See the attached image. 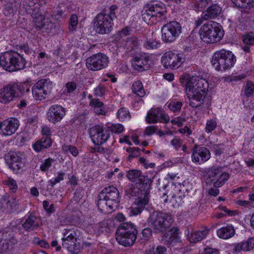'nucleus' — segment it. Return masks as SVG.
<instances>
[{
	"mask_svg": "<svg viewBox=\"0 0 254 254\" xmlns=\"http://www.w3.org/2000/svg\"><path fill=\"white\" fill-rule=\"evenodd\" d=\"M218 236L223 239H228L235 234V230L231 225H227L218 229L217 231Z\"/></svg>",
	"mask_w": 254,
	"mask_h": 254,
	"instance_id": "nucleus-34",
	"label": "nucleus"
},
{
	"mask_svg": "<svg viewBox=\"0 0 254 254\" xmlns=\"http://www.w3.org/2000/svg\"><path fill=\"white\" fill-rule=\"evenodd\" d=\"M162 40L166 43L174 42L182 32L179 22L172 21L164 25L161 29Z\"/></svg>",
	"mask_w": 254,
	"mask_h": 254,
	"instance_id": "nucleus-10",
	"label": "nucleus"
},
{
	"mask_svg": "<svg viewBox=\"0 0 254 254\" xmlns=\"http://www.w3.org/2000/svg\"><path fill=\"white\" fill-rule=\"evenodd\" d=\"M18 200L15 197L11 198L7 202V206H9L12 209L16 210L18 208Z\"/></svg>",
	"mask_w": 254,
	"mask_h": 254,
	"instance_id": "nucleus-56",
	"label": "nucleus"
},
{
	"mask_svg": "<svg viewBox=\"0 0 254 254\" xmlns=\"http://www.w3.org/2000/svg\"><path fill=\"white\" fill-rule=\"evenodd\" d=\"M254 249V237L249 238L247 241L234 244L233 251L235 252H248Z\"/></svg>",
	"mask_w": 254,
	"mask_h": 254,
	"instance_id": "nucleus-30",
	"label": "nucleus"
},
{
	"mask_svg": "<svg viewBox=\"0 0 254 254\" xmlns=\"http://www.w3.org/2000/svg\"><path fill=\"white\" fill-rule=\"evenodd\" d=\"M100 193L102 198H106L114 205L119 201V190L114 186L106 187Z\"/></svg>",
	"mask_w": 254,
	"mask_h": 254,
	"instance_id": "nucleus-26",
	"label": "nucleus"
},
{
	"mask_svg": "<svg viewBox=\"0 0 254 254\" xmlns=\"http://www.w3.org/2000/svg\"><path fill=\"white\" fill-rule=\"evenodd\" d=\"M146 120L149 124L156 123L158 122L168 123L169 121V117L160 108L151 109L147 114Z\"/></svg>",
	"mask_w": 254,
	"mask_h": 254,
	"instance_id": "nucleus-21",
	"label": "nucleus"
},
{
	"mask_svg": "<svg viewBox=\"0 0 254 254\" xmlns=\"http://www.w3.org/2000/svg\"><path fill=\"white\" fill-rule=\"evenodd\" d=\"M160 46V43L159 42L153 38H149L147 37L143 44L144 47L149 50L156 49L158 48Z\"/></svg>",
	"mask_w": 254,
	"mask_h": 254,
	"instance_id": "nucleus-38",
	"label": "nucleus"
},
{
	"mask_svg": "<svg viewBox=\"0 0 254 254\" xmlns=\"http://www.w3.org/2000/svg\"><path fill=\"white\" fill-rule=\"evenodd\" d=\"M203 254H218V251L216 249L206 248L204 249Z\"/></svg>",
	"mask_w": 254,
	"mask_h": 254,
	"instance_id": "nucleus-63",
	"label": "nucleus"
},
{
	"mask_svg": "<svg viewBox=\"0 0 254 254\" xmlns=\"http://www.w3.org/2000/svg\"><path fill=\"white\" fill-rule=\"evenodd\" d=\"M149 59L145 55L136 56L132 61V65L134 69L138 71L147 69L149 67Z\"/></svg>",
	"mask_w": 254,
	"mask_h": 254,
	"instance_id": "nucleus-29",
	"label": "nucleus"
},
{
	"mask_svg": "<svg viewBox=\"0 0 254 254\" xmlns=\"http://www.w3.org/2000/svg\"><path fill=\"white\" fill-rule=\"evenodd\" d=\"M217 127L216 121L213 119L208 120L206 121L205 127V131L207 133H210L214 130Z\"/></svg>",
	"mask_w": 254,
	"mask_h": 254,
	"instance_id": "nucleus-43",
	"label": "nucleus"
},
{
	"mask_svg": "<svg viewBox=\"0 0 254 254\" xmlns=\"http://www.w3.org/2000/svg\"><path fill=\"white\" fill-rule=\"evenodd\" d=\"M198 5L201 7H205L212 2V0H195Z\"/></svg>",
	"mask_w": 254,
	"mask_h": 254,
	"instance_id": "nucleus-60",
	"label": "nucleus"
},
{
	"mask_svg": "<svg viewBox=\"0 0 254 254\" xmlns=\"http://www.w3.org/2000/svg\"><path fill=\"white\" fill-rule=\"evenodd\" d=\"M199 33L203 41L211 43L220 41L223 37L224 31L217 22L209 21L201 26Z\"/></svg>",
	"mask_w": 254,
	"mask_h": 254,
	"instance_id": "nucleus-4",
	"label": "nucleus"
},
{
	"mask_svg": "<svg viewBox=\"0 0 254 254\" xmlns=\"http://www.w3.org/2000/svg\"><path fill=\"white\" fill-rule=\"evenodd\" d=\"M254 3V0H243L241 7L251 8Z\"/></svg>",
	"mask_w": 254,
	"mask_h": 254,
	"instance_id": "nucleus-64",
	"label": "nucleus"
},
{
	"mask_svg": "<svg viewBox=\"0 0 254 254\" xmlns=\"http://www.w3.org/2000/svg\"><path fill=\"white\" fill-rule=\"evenodd\" d=\"M132 92L140 97L145 95V91L143 89L142 83L140 81H135L132 85Z\"/></svg>",
	"mask_w": 254,
	"mask_h": 254,
	"instance_id": "nucleus-37",
	"label": "nucleus"
},
{
	"mask_svg": "<svg viewBox=\"0 0 254 254\" xmlns=\"http://www.w3.org/2000/svg\"><path fill=\"white\" fill-rule=\"evenodd\" d=\"M182 106V103L180 101H172L171 102L168 107L169 109L174 112L180 111Z\"/></svg>",
	"mask_w": 254,
	"mask_h": 254,
	"instance_id": "nucleus-46",
	"label": "nucleus"
},
{
	"mask_svg": "<svg viewBox=\"0 0 254 254\" xmlns=\"http://www.w3.org/2000/svg\"><path fill=\"white\" fill-rule=\"evenodd\" d=\"M222 7L217 3H212L202 12V17L204 20L215 19L222 12Z\"/></svg>",
	"mask_w": 254,
	"mask_h": 254,
	"instance_id": "nucleus-28",
	"label": "nucleus"
},
{
	"mask_svg": "<svg viewBox=\"0 0 254 254\" xmlns=\"http://www.w3.org/2000/svg\"><path fill=\"white\" fill-rule=\"evenodd\" d=\"M106 92V87L103 85H99L94 89L95 95L97 96L101 97L103 96Z\"/></svg>",
	"mask_w": 254,
	"mask_h": 254,
	"instance_id": "nucleus-55",
	"label": "nucleus"
},
{
	"mask_svg": "<svg viewBox=\"0 0 254 254\" xmlns=\"http://www.w3.org/2000/svg\"><path fill=\"white\" fill-rule=\"evenodd\" d=\"M94 20L95 29L98 33L104 34L111 31L113 23L110 20L108 16L105 14V11L97 14Z\"/></svg>",
	"mask_w": 254,
	"mask_h": 254,
	"instance_id": "nucleus-15",
	"label": "nucleus"
},
{
	"mask_svg": "<svg viewBox=\"0 0 254 254\" xmlns=\"http://www.w3.org/2000/svg\"><path fill=\"white\" fill-rule=\"evenodd\" d=\"M243 42L249 45L254 44V35L252 33H249L245 35L243 38Z\"/></svg>",
	"mask_w": 254,
	"mask_h": 254,
	"instance_id": "nucleus-50",
	"label": "nucleus"
},
{
	"mask_svg": "<svg viewBox=\"0 0 254 254\" xmlns=\"http://www.w3.org/2000/svg\"><path fill=\"white\" fill-rule=\"evenodd\" d=\"M137 234V230L133 224L124 223L117 229L116 240L120 245L130 246L135 243Z\"/></svg>",
	"mask_w": 254,
	"mask_h": 254,
	"instance_id": "nucleus-6",
	"label": "nucleus"
},
{
	"mask_svg": "<svg viewBox=\"0 0 254 254\" xmlns=\"http://www.w3.org/2000/svg\"><path fill=\"white\" fill-rule=\"evenodd\" d=\"M149 192L150 190L144 189L143 196H141L135 199L131 207V212L132 215H137L144 209L145 206L148 204L149 201Z\"/></svg>",
	"mask_w": 254,
	"mask_h": 254,
	"instance_id": "nucleus-25",
	"label": "nucleus"
},
{
	"mask_svg": "<svg viewBox=\"0 0 254 254\" xmlns=\"http://www.w3.org/2000/svg\"><path fill=\"white\" fill-rule=\"evenodd\" d=\"M179 229L176 227L170 229L168 233H164L161 236V241L168 247L175 246L181 242Z\"/></svg>",
	"mask_w": 254,
	"mask_h": 254,
	"instance_id": "nucleus-20",
	"label": "nucleus"
},
{
	"mask_svg": "<svg viewBox=\"0 0 254 254\" xmlns=\"http://www.w3.org/2000/svg\"><path fill=\"white\" fill-rule=\"evenodd\" d=\"M90 137L95 144H102L110 137V130L101 125L95 126L90 129Z\"/></svg>",
	"mask_w": 254,
	"mask_h": 254,
	"instance_id": "nucleus-14",
	"label": "nucleus"
},
{
	"mask_svg": "<svg viewBox=\"0 0 254 254\" xmlns=\"http://www.w3.org/2000/svg\"><path fill=\"white\" fill-rule=\"evenodd\" d=\"M209 229L205 228L202 230L196 231L192 233L189 237L191 243H196L203 239L208 233Z\"/></svg>",
	"mask_w": 254,
	"mask_h": 254,
	"instance_id": "nucleus-36",
	"label": "nucleus"
},
{
	"mask_svg": "<svg viewBox=\"0 0 254 254\" xmlns=\"http://www.w3.org/2000/svg\"><path fill=\"white\" fill-rule=\"evenodd\" d=\"M183 140L178 137H175L171 141V144L176 150L179 149L182 145Z\"/></svg>",
	"mask_w": 254,
	"mask_h": 254,
	"instance_id": "nucleus-53",
	"label": "nucleus"
},
{
	"mask_svg": "<svg viewBox=\"0 0 254 254\" xmlns=\"http://www.w3.org/2000/svg\"><path fill=\"white\" fill-rule=\"evenodd\" d=\"M185 62L184 55L177 52L169 51L165 53L161 58V63L166 68H177Z\"/></svg>",
	"mask_w": 254,
	"mask_h": 254,
	"instance_id": "nucleus-12",
	"label": "nucleus"
},
{
	"mask_svg": "<svg viewBox=\"0 0 254 254\" xmlns=\"http://www.w3.org/2000/svg\"><path fill=\"white\" fill-rule=\"evenodd\" d=\"M126 176L130 181L144 186V189L150 190L152 183V180L142 175L140 170H129L127 172Z\"/></svg>",
	"mask_w": 254,
	"mask_h": 254,
	"instance_id": "nucleus-17",
	"label": "nucleus"
},
{
	"mask_svg": "<svg viewBox=\"0 0 254 254\" xmlns=\"http://www.w3.org/2000/svg\"><path fill=\"white\" fill-rule=\"evenodd\" d=\"M142 239L144 241H148L152 236V230L150 228L144 229L142 231Z\"/></svg>",
	"mask_w": 254,
	"mask_h": 254,
	"instance_id": "nucleus-57",
	"label": "nucleus"
},
{
	"mask_svg": "<svg viewBox=\"0 0 254 254\" xmlns=\"http://www.w3.org/2000/svg\"><path fill=\"white\" fill-rule=\"evenodd\" d=\"M111 131L116 133H120L124 130V127L119 124H115L111 127Z\"/></svg>",
	"mask_w": 254,
	"mask_h": 254,
	"instance_id": "nucleus-58",
	"label": "nucleus"
},
{
	"mask_svg": "<svg viewBox=\"0 0 254 254\" xmlns=\"http://www.w3.org/2000/svg\"><path fill=\"white\" fill-rule=\"evenodd\" d=\"M77 16L75 14H72L70 18L69 25L72 28H74L77 24ZM73 29H72V30Z\"/></svg>",
	"mask_w": 254,
	"mask_h": 254,
	"instance_id": "nucleus-62",
	"label": "nucleus"
},
{
	"mask_svg": "<svg viewBox=\"0 0 254 254\" xmlns=\"http://www.w3.org/2000/svg\"><path fill=\"white\" fill-rule=\"evenodd\" d=\"M148 222L155 233H161L165 232L170 227L173 219L170 214L154 211L149 217Z\"/></svg>",
	"mask_w": 254,
	"mask_h": 254,
	"instance_id": "nucleus-7",
	"label": "nucleus"
},
{
	"mask_svg": "<svg viewBox=\"0 0 254 254\" xmlns=\"http://www.w3.org/2000/svg\"><path fill=\"white\" fill-rule=\"evenodd\" d=\"M157 129V127L155 126H149L146 127L144 133L147 135H151L154 134Z\"/></svg>",
	"mask_w": 254,
	"mask_h": 254,
	"instance_id": "nucleus-59",
	"label": "nucleus"
},
{
	"mask_svg": "<svg viewBox=\"0 0 254 254\" xmlns=\"http://www.w3.org/2000/svg\"><path fill=\"white\" fill-rule=\"evenodd\" d=\"M97 206L100 211L105 213L111 212L114 207V205L106 198H102L100 193L98 195Z\"/></svg>",
	"mask_w": 254,
	"mask_h": 254,
	"instance_id": "nucleus-32",
	"label": "nucleus"
},
{
	"mask_svg": "<svg viewBox=\"0 0 254 254\" xmlns=\"http://www.w3.org/2000/svg\"><path fill=\"white\" fill-rule=\"evenodd\" d=\"M43 206L45 210L49 215L52 214L55 211L54 204H50L49 202L47 200H44L43 202Z\"/></svg>",
	"mask_w": 254,
	"mask_h": 254,
	"instance_id": "nucleus-47",
	"label": "nucleus"
},
{
	"mask_svg": "<svg viewBox=\"0 0 254 254\" xmlns=\"http://www.w3.org/2000/svg\"><path fill=\"white\" fill-rule=\"evenodd\" d=\"M65 113V110L62 106L54 105L49 109L47 118L50 122L55 124L62 120Z\"/></svg>",
	"mask_w": 254,
	"mask_h": 254,
	"instance_id": "nucleus-24",
	"label": "nucleus"
},
{
	"mask_svg": "<svg viewBox=\"0 0 254 254\" xmlns=\"http://www.w3.org/2000/svg\"><path fill=\"white\" fill-rule=\"evenodd\" d=\"M3 184L7 186L10 190L13 191H15L17 189L18 186L16 184V181L11 178H9L6 181H3Z\"/></svg>",
	"mask_w": 254,
	"mask_h": 254,
	"instance_id": "nucleus-49",
	"label": "nucleus"
},
{
	"mask_svg": "<svg viewBox=\"0 0 254 254\" xmlns=\"http://www.w3.org/2000/svg\"><path fill=\"white\" fill-rule=\"evenodd\" d=\"M63 237L62 239L63 246L71 253L75 252V245L76 240V233L73 229H65L64 230Z\"/></svg>",
	"mask_w": 254,
	"mask_h": 254,
	"instance_id": "nucleus-19",
	"label": "nucleus"
},
{
	"mask_svg": "<svg viewBox=\"0 0 254 254\" xmlns=\"http://www.w3.org/2000/svg\"><path fill=\"white\" fill-rule=\"evenodd\" d=\"M42 133L43 135H46V137H50L51 135V128L47 126H43L42 127Z\"/></svg>",
	"mask_w": 254,
	"mask_h": 254,
	"instance_id": "nucleus-61",
	"label": "nucleus"
},
{
	"mask_svg": "<svg viewBox=\"0 0 254 254\" xmlns=\"http://www.w3.org/2000/svg\"><path fill=\"white\" fill-rule=\"evenodd\" d=\"M104 227L102 223L91 224L88 227V231L91 233L99 235L104 231Z\"/></svg>",
	"mask_w": 254,
	"mask_h": 254,
	"instance_id": "nucleus-39",
	"label": "nucleus"
},
{
	"mask_svg": "<svg viewBox=\"0 0 254 254\" xmlns=\"http://www.w3.org/2000/svg\"><path fill=\"white\" fill-rule=\"evenodd\" d=\"M208 88L207 80L199 75L192 76L186 84V93L189 105L192 108L200 107L204 102Z\"/></svg>",
	"mask_w": 254,
	"mask_h": 254,
	"instance_id": "nucleus-1",
	"label": "nucleus"
},
{
	"mask_svg": "<svg viewBox=\"0 0 254 254\" xmlns=\"http://www.w3.org/2000/svg\"><path fill=\"white\" fill-rule=\"evenodd\" d=\"M5 159L9 168L14 172L18 171L23 166L22 155L17 152H9L5 155Z\"/></svg>",
	"mask_w": 254,
	"mask_h": 254,
	"instance_id": "nucleus-23",
	"label": "nucleus"
},
{
	"mask_svg": "<svg viewBox=\"0 0 254 254\" xmlns=\"http://www.w3.org/2000/svg\"><path fill=\"white\" fill-rule=\"evenodd\" d=\"M123 46L127 53H131L138 50L139 41L136 37L127 38L123 43Z\"/></svg>",
	"mask_w": 254,
	"mask_h": 254,
	"instance_id": "nucleus-31",
	"label": "nucleus"
},
{
	"mask_svg": "<svg viewBox=\"0 0 254 254\" xmlns=\"http://www.w3.org/2000/svg\"><path fill=\"white\" fill-rule=\"evenodd\" d=\"M54 160L50 158L46 159L45 161L41 164L40 169L42 171L46 172L48 171L49 168L52 166V163Z\"/></svg>",
	"mask_w": 254,
	"mask_h": 254,
	"instance_id": "nucleus-48",
	"label": "nucleus"
},
{
	"mask_svg": "<svg viewBox=\"0 0 254 254\" xmlns=\"http://www.w3.org/2000/svg\"><path fill=\"white\" fill-rule=\"evenodd\" d=\"M117 9V6L115 5H113L110 6L109 9L106 10L105 11V14L108 16L109 18L112 22H113V20L115 19L117 16L116 14L115 11Z\"/></svg>",
	"mask_w": 254,
	"mask_h": 254,
	"instance_id": "nucleus-42",
	"label": "nucleus"
},
{
	"mask_svg": "<svg viewBox=\"0 0 254 254\" xmlns=\"http://www.w3.org/2000/svg\"><path fill=\"white\" fill-rule=\"evenodd\" d=\"M53 88V82L49 79H41L32 87L33 97L37 100H42L46 98Z\"/></svg>",
	"mask_w": 254,
	"mask_h": 254,
	"instance_id": "nucleus-11",
	"label": "nucleus"
},
{
	"mask_svg": "<svg viewBox=\"0 0 254 254\" xmlns=\"http://www.w3.org/2000/svg\"><path fill=\"white\" fill-rule=\"evenodd\" d=\"M62 149L64 153H70L74 157L77 156L79 153L77 148L71 145H64L62 146Z\"/></svg>",
	"mask_w": 254,
	"mask_h": 254,
	"instance_id": "nucleus-40",
	"label": "nucleus"
},
{
	"mask_svg": "<svg viewBox=\"0 0 254 254\" xmlns=\"http://www.w3.org/2000/svg\"><path fill=\"white\" fill-rule=\"evenodd\" d=\"M19 126V122L14 118H9L0 122V134L10 136L14 134Z\"/></svg>",
	"mask_w": 254,
	"mask_h": 254,
	"instance_id": "nucleus-18",
	"label": "nucleus"
},
{
	"mask_svg": "<svg viewBox=\"0 0 254 254\" xmlns=\"http://www.w3.org/2000/svg\"><path fill=\"white\" fill-rule=\"evenodd\" d=\"M236 61V58L231 51L222 49L214 54L211 63L216 69L222 70L231 68Z\"/></svg>",
	"mask_w": 254,
	"mask_h": 254,
	"instance_id": "nucleus-8",
	"label": "nucleus"
},
{
	"mask_svg": "<svg viewBox=\"0 0 254 254\" xmlns=\"http://www.w3.org/2000/svg\"><path fill=\"white\" fill-rule=\"evenodd\" d=\"M25 90L29 91V87L25 82H13L3 85L0 88V103L9 104L15 98L20 97Z\"/></svg>",
	"mask_w": 254,
	"mask_h": 254,
	"instance_id": "nucleus-2",
	"label": "nucleus"
},
{
	"mask_svg": "<svg viewBox=\"0 0 254 254\" xmlns=\"http://www.w3.org/2000/svg\"><path fill=\"white\" fill-rule=\"evenodd\" d=\"M23 229L26 231H33L39 227L38 222L36 221V216L30 214L25 219L22 224Z\"/></svg>",
	"mask_w": 254,
	"mask_h": 254,
	"instance_id": "nucleus-33",
	"label": "nucleus"
},
{
	"mask_svg": "<svg viewBox=\"0 0 254 254\" xmlns=\"http://www.w3.org/2000/svg\"><path fill=\"white\" fill-rule=\"evenodd\" d=\"M28 13L31 14L36 27L41 28L45 25V16L42 14L38 5L36 4L33 5V8L29 10Z\"/></svg>",
	"mask_w": 254,
	"mask_h": 254,
	"instance_id": "nucleus-27",
	"label": "nucleus"
},
{
	"mask_svg": "<svg viewBox=\"0 0 254 254\" xmlns=\"http://www.w3.org/2000/svg\"><path fill=\"white\" fill-rule=\"evenodd\" d=\"M205 179L207 184H212L214 188L222 187L229 179V175L224 172L222 168L213 166L206 170Z\"/></svg>",
	"mask_w": 254,
	"mask_h": 254,
	"instance_id": "nucleus-9",
	"label": "nucleus"
},
{
	"mask_svg": "<svg viewBox=\"0 0 254 254\" xmlns=\"http://www.w3.org/2000/svg\"><path fill=\"white\" fill-rule=\"evenodd\" d=\"M65 174L63 172H59L58 173V176L56 177L55 179H53L50 181V183L52 187H53L54 185L59 183L61 181L64 180V176Z\"/></svg>",
	"mask_w": 254,
	"mask_h": 254,
	"instance_id": "nucleus-51",
	"label": "nucleus"
},
{
	"mask_svg": "<svg viewBox=\"0 0 254 254\" xmlns=\"http://www.w3.org/2000/svg\"><path fill=\"white\" fill-rule=\"evenodd\" d=\"M109 63L108 57L106 55L99 53L87 58L86 65L88 69L97 71L106 67Z\"/></svg>",
	"mask_w": 254,
	"mask_h": 254,
	"instance_id": "nucleus-13",
	"label": "nucleus"
},
{
	"mask_svg": "<svg viewBox=\"0 0 254 254\" xmlns=\"http://www.w3.org/2000/svg\"><path fill=\"white\" fill-rule=\"evenodd\" d=\"M89 105L95 108H100L103 107L104 103L101 102L98 98H94L90 100Z\"/></svg>",
	"mask_w": 254,
	"mask_h": 254,
	"instance_id": "nucleus-52",
	"label": "nucleus"
},
{
	"mask_svg": "<svg viewBox=\"0 0 254 254\" xmlns=\"http://www.w3.org/2000/svg\"><path fill=\"white\" fill-rule=\"evenodd\" d=\"M76 88V84L73 82H69L66 84L64 93L66 92L67 93L73 92Z\"/></svg>",
	"mask_w": 254,
	"mask_h": 254,
	"instance_id": "nucleus-54",
	"label": "nucleus"
},
{
	"mask_svg": "<svg viewBox=\"0 0 254 254\" xmlns=\"http://www.w3.org/2000/svg\"><path fill=\"white\" fill-rule=\"evenodd\" d=\"M167 249L162 246H158L156 249L149 250L146 252V254H166Z\"/></svg>",
	"mask_w": 254,
	"mask_h": 254,
	"instance_id": "nucleus-45",
	"label": "nucleus"
},
{
	"mask_svg": "<svg viewBox=\"0 0 254 254\" xmlns=\"http://www.w3.org/2000/svg\"><path fill=\"white\" fill-rule=\"evenodd\" d=\"M0 65L5 70L12 72L24 68L25 61L18 53L7 52L0 56Z\"/></svg>",
	"mask_w": 254,
	"mask_h": 254,
	"instance_id": "nucleus-5",
	"label": "nucleus"
},
{
	"mask_svg": "<svg viewBox=\"0 0 254 254\" xmlns=\"http://www.w3.org/2000/svg\"><path fill=\"white\" fill-rule=\"evenodd\" d=\"M52 144L51 139L49 137H43L40 140L37 141L33 147L37 152H40L44 148L49 147Z\"/></svg>",
	"mask_w": 254,
	"mask_h": 254,
	"instance_id": "nucleus-35",
	"label": "nucleus"
},
{
	"mask_svg": "<svg viewBox=\"0 0 254 254\" xmlns=\"http://www.w3.org/2000/svg\"><path fill=\"white\" fill-rule=\"evenodd\" d=\"M142 16L143 21L148 24L165 21L167 19L165 7L161 2L149 4L144 7Z\"/></svg>",
	"mask_w": 254,
	"mask_h": 254,
	"instance_id": "nucleus-3",
	"label": "nucleus"
},
{
	"mask_svg": "<svg viewBox=\"0 0 254 254\" xmlns=\"http://www.w3.org/2000/svg\"><path fill=\"white\" fill-rule=\"evenodd\" d=\"M16 243V239L10 233L0 230V254H7Z\"/></svg>",
	"mask_w": 254,
	"mask_h": 254,
	"instance_id": "nucleus-16",
	"label": "nucleus"
},
{
	"mask_svg": "<svg viewBox=\"0 0 254 254\" xmlns=\"http://www.w3.org/2000/svg\"><path fill=\"white\" fill-rule=\"evenodd\" d=\"M117 116L121 121H124L126 119H129L130 117L128 110L125 108H120L118 110Z\"/></svg>",
	"mask_w": 254,
	"mask_h": 254,
	"instance_id": "nucleus-41",
	"label": "nucleus"
},
{
	"mask_svg": "<svg viewBox=\"0 0 254 254\" xmlns=\"http://www.w3.org/2000/svg\"><path fill=\"white\" fill-rule=\"evenodd\" d=\"M191 158L193 162L200 164L210 159V153L207 148L195 145L192 150Z\"/></svg>",
	"mask_w": 254,
	"mask_h": 254,
	"instance_id": "nucleus-22",
	"label": "nucleus"
},
{
	"mask_svg": "<svg viewBox=\"0 0 254 254\" xmlns=\"http://www.w3.org/2000/svg\"><path fill=\"white\" fill-rule=\"evenodd\" d=\"M244 92L247 97L252 96L254 92V83L251 81H248L246 85Z\"/></svg>",
	"mask_w": 254,
	"mask_h": 254,
	"instance_id": "nucleus-44",
	"label": "nucleus"
}]
</instances>
